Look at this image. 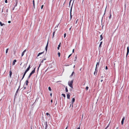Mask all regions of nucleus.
I'll return each mask as SVG.
<instances>
[{"label": "nucleus", "instance_id": "obj_28", "mask_svg": "<svg viewBox=\"0 0 129 129\" xmlns=\"http://www.w3.org/2000/svg\"><path fill=\"white\" fill-rule=\"evenodd\" d=\"M8 48H7V49H6V53H8Z\"/></svg>", "mask_w": 129, "mask_h": 129}, {"label": "nucleus", "instance_id": "obj_37", "mask_svg": "<svg viewBox=\"0 0 129 129\" xmlns=\"http://www.w3.org/2000/svg\"><path fill=\"white\" fill-rule=\"evenodd\" d=\"M64 38H65L66 36V33H65L64 34Z\"/></svg>", "mask_w": 129, "mask_h": 129}, {"label": "nucleus", "instance_id": "obj_55", "mask_svg": "<svg viewBox=\"0 0 129 129\" xmlns=\"http://www.w3.org/2000/svg\"><path fill=\"white\" fill-rule=\"evenodd\" d=\"M108 127V126H107L105 128H106V129H107Z\"/></svg>", "mask_w": 129, "mask_h": 129}, {"label": "nucleus", "instance_id": "obj_13", "mask_svg": "<svg viewBox=\"0 0 129 129\" xmlns=\"http://www.w3.org/2000/svg\"><path fill=\"white\" fill-rule=\"evenodd\" d=\"M61 45V43H60L59 44V45L58 46V47H57V49L58 50H59V48L60 47Z\"/></svg>", "mask_w": 129, "mask_h": 129}, {"label": "nucleus", "instance_id": "obj_17", "mask_svg": "<svg viewBox=\"0 0 129 129\" xmlns=\"http://www.w3.org/2000/svg\"><path fill=\"white\" fill-rule=\"evenodd\" d=\"M100 41L102 40L103 39V37L102 36V35H100Z\"/></svg>", "mask_w": 129, "mask_h": 129}, {"label": "nucleus", "instance_id": "obj_5", "mask_svg": "<svg viewBox=\"0 0 129 129\" xmlns=\"http://www.w3.org/2000/svg\"><path fill=\"white\" fill-rule=\"evenodd\" d=\"M72 7H71V9H70V19H71L72 17Z\"/></svg>", "mask_w": 129, "mask_h": 129}, {"label": "nucleus", "instance_id": "obj_39", "mask_svg": "<svg viewBox=\"0 0 129 129\" xmlns=\"http://www.w3.org/2000/svg\"><path fill=\"white\" fill-rule=\"evenodd\" d=\"M44 6V5H42V6H41V9H42L43 8V7Z\"/></svg>", "mask_w": 129, "mask_h": 129}, {"label": "nucleus", "instance_id": "obj_43", "mask_svg": "<svg viewBox=\"0 0 129 129\" xmlns=\"http://www.w3.org/2000/svg\"><path fill=\"white\" fill-rule=\"evenodd\" d=\"M8 9H7L6 10V12H8Z\"/></svg>", "mask_w": 129, "mask_h": 129}, {"label": "nucleus", "instance_id": "obj_38", "mask_svg": "<svg viewBox=\"0 0 129 129\" xmlns=\"http://www.w3.org/2000/svg\"><path fill=\"white\" fill-rule=\"evenodd\" d=\"M43 61H44V60L43 59L42 60H41V63H42L43 62Z\"/></svg>", "mask_w": 129, "mask_h": 129}, {"label": "nucleus", "instance_id": "obj_9", "mask_svg": "<svg viewBox=\"0 0 129 129\" xmlns=\"http://www.w3.org/2000/svg\"><path fill=\"white\" fill-rule=\"evenodd\" d=\"M18 1L17 0H15V7L17 6L18 4Z\"/></svg>", "mask_w": 129, "mask_h": 129}, {"label": "nucleus", "instance_id": "obj_36", "mask_svg": "<svg viewBox=\"0 0 129 129\" xmlns=\"http://www.w3.org/2000/svg\"><path fill=\"white\" fill-rule=\"evenodd\" d=\"M125 118L124 117H123L122 119V120L124 121L125 120Z\"/></svg>", "mask_w": 129, "mask_h": 129}, {"label": "nucleus", "instance_id": "obj_35", "mask_svg": "<svg viewBox=\"0 0 129 129\" xmlns=\"http://www.w3.org/2000/svg\"><path fill=\"white\" fill-rule=\"evenodd\" d=\"M19 88H18L17 89V91H16V93H18V92L19 90Z\"/></svg>", "mask_w": 129, "mask_h": 129}, {"label": "nucleus", "instance_id": "obj_45", "mask_svg": "<svg viewBox=\"0 0 129 129\" xmlns=\"http://www.w3.org/2000/svg\"><path fill=\"white\" fill-rule=\"evenodd\" d=\"M7 0H5V3H7Z\"/></svg>", "mask_w": 129, "mask_h": 129}, {"label": "nucleus", "instance_id": "obj_44", "mask_svg": "<svg viewBox=\"0 0 129 129\" xmlns=\"http://www.w3.org/2000/svg\"><path fill=\"white\" fill-rule=\"evenodd\" d=\"M74 49H73V50H72V52L73 53H74Z\"/></svg>", "mask_w": 129, "mask_h": 129}, {"label": "nucleus", "instance_id": "obj_12", "mask_svg": "<svg viewBox=\"0 0 129 129\" xmlns=\"http://www.w3.org/2000/svg\"><path fill=\"white\" fill-rule=\"evenodd\" d=\"M67 98L68 99H70V95L69 94H67Z\"/></svg>", "mask_w": 129, "mask_h": 129}, {"label": "nucleus", "instance_id": "obj_59", "mask_svg": "<svg viewBox=\"0 0 129 129\" xmlns=\"http://www.w3.org/2000/svg\"><path fill=\"white\" fill-rule=\"evenodd\" d=\"M47 70H48V69H47L45 71V72H46L47 71Z\"/></svg>", "mask_w": 129, "mask_h": 129}, {"label": "nucleus", "instance_id": "obj_51", "mask_svg": "<svg viewBox=\"0 0 129 129\" xmlns=\"http://www.w3.org/2000/svg\"><path fill=\"white\" fill-rule=\"evenodd\" d=\"M75 60H76V59L77 58V56H75Z\"/></svg>", "mask_w": 129, "mask_h": 129}, {"label": "nucleus", "instance_id": "obj_54", "mask_svg": "<svg viewBox=\"0 0 129 129\" xmlns=\"http://www.w3.org/2000/svg\"><path fill=\"white\" fill-rule=\"evenodd\" d=\"M109 125H110V124H109L107 126H108V127L109 126Z\"/></svg>", "mask_w": 129, "mask_h": 129}, {"label": "nucleus", "instance_id": "obj_7", "mask_svg": "<svg viewBox=\"0 0 129 129\" xmlns=\"http://www.w3.org/2000/svg\"><path fill=\"white\" fill-rule=\"evenodd\" d=\"M48 42H47V45L46 46V47H45V49H46V51H47V48H48Z\"/></svg>", "mask_w": 129, "mask_h": 129}, {"label": "nucleus", "instance_id": "obj_27", "mask_svg": "<svg viewBox=\"0 0 129 129\" xmlns=\"http://www.w3.org/2000/svg\"><path fill=\"white\" fill-rule=\"evenodd\" d=\"M46 114L47 116H50V114H49L48 113H47Z\"/></svg>", "mask_w": 129, "mask_h": 129}, {"label": "nucleus", "instance_id": "obj_61", "mask_svg": "<svg viewBox=\"0 0 129 129\" xmlns=\"http://www.w3.org/2000/svg\"><path fill=\"white\" fill-rule=\"evenodd\" d=\"M67 127H68L67 126V127H66V129H67Z\"/></svg>", "mask_w": 129, "mask_h": 129}, {"label": "nucleus", "instance_id": "obj_34", "mask_svg": "<svg viewBox=\"0 0 129 129\" xmlns=\"http://www.w3.org/2000/svg\"><path fill=\"white\" fill-rule=\"evenodd\" d=\"M88 86H86V90H87L88 89Z\"/></svg>", "mask_w": 129, "mask_h": 129}, {"label": "nucleus", "instance_id": "obj_4", "mask_svg": "<svg viewBox=\"0 0 129 129\" xmlns=\"http://www.w3.org/2000/svg\"><path fill=\"white\" fill-rule=\"evenodd\" d=\"M129 52V47H127V53H126V57L128 55Z\"/></svg>", "mask_w": 129, "mask_h": 129}, {"label": "nucleus", "instance_id": "obj_29", "mask_svg": "<svg viewBox=\"0 0 129 129\" xmlns=\"http://www.w3.org/2000/svg\"><path fill=\"white\" fill-rule=\"evenodd\" d=\"M55 31H54V32L53 33L52 38H53V37H54V34H55Z\"/></svg>", "mask_w": 129, "mask_h": 129}, {"label": "nucleus", "instance_id": "obj_47", "mask_svg": "<svg viewBox=\"0 0 129 129\" xmlns=\"http://www.w3.org/2000/svg\"><path fill=\"white\" fill-rule=\"evenodd\" d=\"M8 23H11V21H8Z\"/></svg>", "mask_w": 129, "mask_h": 129}, {"label": "nucleus", "instance_id": "obj_49", "mask_svg": "<svg viewBox=\"0 0 129 129\" xmlns=\"http://www.w3.org/2000/svg\"><path fill=\"white\" fill-rule=\"evenodd\" d=\"M103 81V79H102L100 81L101 82H102Z\"/></svg>", "mask_w": 129, "mask_h": 129}, {"label": "nucleus", "instance_id": "obj_8", "mask_svg": "<svg viewBox=\"0 0 129 129\" xmlns=\"http://www.w3.org/2000/svg\"><path fill=\"white\" fill-rule=\"evenodd\" d=\"M26 51V49L21 54V56L22 57L24 55L25 52Z\"/></svg>", "mask_w": 129, "mask_h": 129}, {"label": "nucleus", "instance_id": "obj_40", "mask_svg": "<svg viewBox=\"0 0 129 129\" xmlns=\"http://www.w3.org/2000/svg\"><path fill=\"white\" fill-rule=\"evenodd\" d=\"M78 19H77L76 21V24L78 21Z\"/></svg>", "mask_w": 129, "mask_h": 129}, {"label": "nucleus", "instance_id": "obj_62", "mask_svg": "<svg viewBox=\"0 0 129 129\" xmlns=\"http://www.w3.org/2000/svg\"><path fill=\"white\" fill-rule=\"evenodd\" d=\"M3 12V10H2V12Z\"/></svg>", "mask_w": 129, "mask_h": 129}, {"label": "nucleus", "instance_id": "obj_24", "mask_svg": "<svg viewBox=\"0 0 129 129\" xmlns=\"http://www.w3.org/2000/svg\"><path fill=\"white\" fill-rule=\"evenodd\" d=\"M74 74V72H73L71 75L70 76V77H72Z\"/></svg>", "mask_w": 129, "mask_h": 129}, {"label": "nucleus", "instance_id": "obj_23", "mask_svg": "<svg viewBox=\"0 0 129 129\" xmlns=\"http://www.w3.org/2000/svg\"><path fill=\"white\" fill-rule=\"evenodd\" d=\"M102 43H103V42L102 41L101 42L99 46V47H101V45L102 44Z\"/></svg>", "mask_w": 129, "mask_h": 129}, {"label": "nucleus", "instance_id": "obj_16", "mask_svg": "<svg viewBox=\"0 0 129 129\" xmlns=\"http://www.w3.org/2000/svg\"><path fill=\"white\" fill-rule=\"evenodd\" d=\"M26 72H25L24 74L23 75V77L22 79V80L23 78H24V76L25 75V74H26Z\"/></svg>", "mask_w": 129, "mask_h": 129}, {"label": "nucleus", "instance_id": "obj_26", "mask_svg": "<svg viewBox=\"0 0 129 129\" xmlns=\"http://www.w3.org/2000/svg\"><path fill=\"white\" fill-rule=\"evenodd\" d=\"M58 57H59L60 56V53L59 52H58Z\"/></svg>", "mask_w": 129, "mask_h": 129}, {"label": "nucleus", "instance_id": "obj_56", "mask_svg": "<svg viewBox=\"0 0 129 129\" xmlns=\"http://www.w3.org/2000/svg\"><path fill=\"white\" fill-rule=\"evenodd\" d=\"M39 67H38V70H39Z\"/></svg>", "mask_w": 129, "mask_h": 129}, {"label": "nucleus", "instance_id": "obj_20", "mask_svg": "<svg viewBox=\"0 0 129 129\" xmlns=\"http://www.w3.org/2000/svg\"><path fill=\"white\" fill-rule=\"evenodd\" d=\"M33 5L34 8H35V1L33 0Z\"/></svg>", "mask_w": 129, "mask_h": 129}, {"label": "nucleus", "instance_id": "obj_30", "mask_svg": "<svg viewBox=\"0 0 129 129\" xmlns=\"http://www.w3.org/2000/svg\"><path fill=\"white\" fill-rule=\"evenodd\" d=\"M111 13H110V15L109 17V19H111Z\"/></svg>", "mask_w": 129, "mask_h": 129}, {"label": "nucleus", "instance_id": "obj_58", "mask_svg": "<svg viewBox=\"0 0 129 129\" xmlns=\"http://www.w3.org/2000/svg\"><path fill=\"white\" fill-rule=\"evenodd\" d=\"M71 105L72 106V105L71 104L70 105V107H71Z\"/></svg>", "mask_w": 129, "mask_h": 129}, {"label": "nucleus", "instance_id": "obj_60", "mask_svg": "<svg viewBox=\"0 0 129 129\" xmlns=\"http://www.w3.org/2000/svg\"><path fill=\"white\" fill-rule=\"evenodd\" d=\"M46 58H45L43 60H46Z\"/></svg>", "mask_w": 129, "mask_h": 129}, {"label": "nucleus", "instance_id": "obj_41", "mask_svg": "<svg viewBox=\"0 0 129 129\" xmlns=\"http://www.w3.org/2000/svg\"><path fill=\"white\" fill-rule=\"evenodd\" d=\"M16 7H15V6H14V7H13V9H12V10H14L15 8Z\"/></svg>", "mask_w": 129, "mask_h": 129}, {"label": "nucleus", "instance_id": "obj_15", "mask_svg": "<svg viewBox=\"0 0 129 129\" xmlns=\"http://www.w3.org/2000/svg\"><path fill=\"white\" fill-rule=\"evenodd\" d=\"M26 72H25L24 74L23 75V77L22 79V80L23 78H24V76L25 75V74H26Z\"/></svg>", "mask_w": 129, "mask_h": 129}, {"label": "nucleus", "instance_id": "obj_52", "mask_svg": "<svg viewBox=\"0 0 129 129\" xmlns=\"http://www.w3.org/2000/svg\"><path fill=\"white\" fill-rule=\"evenodd\" d=\"M101 77L102 78H104V77L103 76H101Z\"/></svg>", "mask_w": 129, "mask_h": 129}, {"label": "nucleus", "instance_id": "obj_14", "mask_svg": "<svg viewBox=\"0 0 129 129\" xmlns=\"http://www.w3.org/2000/svg\"><path fill=\"white\" fill-rule=\"evenodd\" d=\"M44 53V52H41V53H39L38 54V55H37V56H40V55L41 54H43V53Z\"/></svg>", "mask_w": 129, "mask_h": 129}, {"label": "nucleus", "instance_id": "obj_33", "mask_svg": "<svg viewBox=\"0 0 129 129\" xmlns=\"http://www.w3.org/2000/svg\"><path fill=\"white\" fill-rule=\"evenodd\" d=\"M48 89L50 91H51V89L50 87H48Z\"/></svg>", "mask_w": 129, "mask_h": 129}, {"label": "nucleus", "instance_id": "obj_22", "mask_svg": "<svg viewBox=\"0 0 129 129\" xmlns=\"http://www.w3.org/2000/svg\"><path fill=\"white\" fill-rule=\"evenodd\" d=\"M47 126H48V125H47V123H46V126H45V129H47Z\"/></svg>", "mask_w": 129, "mask_h": 129}, {"label": "nucleus", "instance_id": "obj_10", "mask_svg": "<svg viewBox=\"0 0 129 129\" xmlns=\"http://www.w3.org/2000/svg\"><path fill=\"white\" fill-rule=\"evenodd\" d=\"M17 60L16 59H14L13 62L12 64L13 65H14L15 64V63L16 62Z\"/></svg>", "mask_w": 129, "mask_h": 129}, {"label": "nucleus", "instance_id": "obj_18", "mask_svg": "<svg viewBox=\"0 0 129 129\" xmlns=\"http://www.w3.org/2000/svg\"><path fill=\"white\" fill-rule=\"evenodd\" d=\"M28 80H27L25 82V84L26 85H28Z\"/></svg>", "mask_w": 129, "mask_h": 129}, {"label": "nucleus", "instance_id": "obj_11", "mask_svg": "<svg viewBox=\"0 0 129 129\" xmlns=\"http://www.w3.org/2000/svg\"><path fill=\"white\" fill-rule=\"evenodd\" d=\"M9 73H10V78H11V75H12V73L11 70H10L9 71Z\"/></svg>", "mask_w": 129, "mask_h": 129}, {"label": "nucleus", "instance_id": "obj_53", "mask_svg": "<svg viewBox=\"0 0 129 129\" xmlns=\"http://www.w3.org/2000/svg\"><path fill=\"white\" fill-rule=\"evenodd\" d=\"M50 95L51 96H52V93H51L50 94Z\"/></svg>", "mask_w": 129, "mask_h": 129}, {"label": "nucleus", "instance_id": "obj_63", "mask_svg": "<svg viewBox=\"0 0 129 129\" xmlns=\"http://www.w3.org/2000/svg\"><path fill=\"white\" fill-rule=\"evenodd\" d=\"M114 66L115 67V63H114Z\"/></svg>", "mask_w": 129, "mask_h": 129}, {"label": "nucleus", "instance_id": "obj_6", "mask_svg": "<svg viewBox=\"0 0 129 129\" xmlns=\"http://www.w3.org/2000/svg\"><path fill=\"white\" fill-rule=\"evenodd\" d=\"M30 65H29V66L27 68L26 70L25 71V72H26L27 73L29 70V69L30 68Z\"/></svg>", "mask_w": 129, "mask_h": 129}, {"label": "nucleus", "instance_id": "obj_31", "mask_svg": "<svg viewBox=\"0 0 129 129\" xmlns=\"http://www.w3.org/2000/svg\"><path fill=\"white\" fill-rule=\"evenodd\" d=\"M124 121H123V120H122L121 121V124L122 125L123 124Z\"/></svg>", "mask_w": 129, "mask_h": 129}, {"label": "nucleus", "instance_id": "obj_32", "mask_svg": "<svg viewBox=\"0 0 129 129\" xmlns=\"http://www.w3.org/2000/svg\"><path fill=\"white\" fill-rule=\"evenodd\" d=\"M99 62L98 63V65H99ZM98 64V62H97V63L96 65V68Z\"/></svg>", "mask_w": 129, "mask_h": 129}, {"label": "nucleus", "instance_id": "obj_25", "mask_svg": "<svg viewBox=\"0 0 129 129\" xmlns=\"http://www.w3.org/2000/svg\"><path fill=\"white\" fill-rule=\"evenodd\" d=\"M62 95L64 98H65L66 95L65 94L62 93Z\"/></svg>", "mask_w": 129, "mask_h": 129}, {"label": "nucleus", "instance_id": "obj_19", "mask_svg": "<svg viewBox=\"0 0 129 129\" xmlns=\"http://www.w3.org/2000/svg\"><path fill=\"white\" fill-rule=\"evenodd\" d=\"M65 90H66V92H68V88H67V86H66V87Z\"/></svg>", "mask_w": 129, "mask_h": 129}, {"label": "nucleus", "instance_id": "obj_1", "mask_svg": "<svg viewBox=\"0 0 129 129\" xmlns=\"http://www.w3.org/2000/svg\"><path fill=\"white\" fill-rule=\"evenodd\" d=\"M73 80H72L71 81H69L68 82V85L72 88H73Z\"/></svg>", "mask_w": 129, "mask_h": 129}, {"label": "nucleus", "instance_id": "obj_42", "mask_svg": "<svg viewBox=\"0 0 129 129\" xmlns=\"http://www.w3.org/2000/svg\"><path fill=\"white\" fill-rule=\"evenodd\" d=\"M71 55L72 54H71L68 57V58H69Z\"/></svg>", "mask_w": 129, "mask_h": 129}, {"label": "nucleus", "instance_id": "obj_2", "mask_svg": "<svg viewBox=\"0 0 129 129\" xmlns=\"http://www.w3.org/2000/svg\"><path fill=\"white\" fill-rule=\"evenodd\" d=\"M36 69V67L35 68L34 70H33V71L31 72L29 76L28 77V79H29L30 77L31 76L32 74L34 73L35 72V71Z\"/></svg>", "mask_w": 129, "mask_h": 129}, {"label": "nucleus", "instance_id": "obj_46", "mask_svg": "<svg viewBox=\"0 0 129 129\" xmlns=\"http://www.w3.org/2000/svg\"><path fill=\"white\" fill-rule=\"evenodd\" d=\"M106 69L107 70L108 69V67L107 66H106Z\"/></svg>", "mask_w": 129, "mask_h": 129}, {"label": "nucleus", "instance_id": "obj_3", "mask_svg": "<svg viewBox=\"0 0 129 129\" xmlns=\"http://www.w3.org/2000/svg\"><path fill=\"white\" fill-rule=\"evenodd\" d=\"M75 99L74 98H73L72 99V100L71 101V103H72V108H73V104L74 103V102H75Z\"/></svg>", "mask_w": 129, "mask_h": 129}, {"label": "nucleus", "instance_id": "obj_50", "mask_svg": "<svg viewBox=\"0 0 129 129\" xmlns=\"http://www.w3.org/2000/svg\"><path fill=\"white\" fill-rule=\"evenodd\" d=\"M53 102V101L52 100H51V103H52Z\"/></svg>", "mask_w": 129, "mask_h": 129}, {"label": "nucleus", "instance_id": "obj_57", "mask_svg": "<svg viewBox=\"0 0 129 129\" xmlns=\"http://www.w3.org/2000/svg\"><path fill=\"white\" fill-rule=\"evenodd\" d=\"M23 88H24V89H26V87H24Z\"/></svg>", "mask_w": 129, "mask_h": 129}, {"label": "nucleus", "instance_id": "obj_48", "mask_svg": "<svg viewBox=\"0 0 129 129\" xmlns=\"http://www.w3.org/2000/svg\"><path fill=\"white\" fill-rule=\"evenodd\" d=\"M41 65V63L39 65V66L38 67H39V68L40 67Z\"/></svg>", "mask_w": 129, "mask_h": 129}, {"label": "nucleus", "instance_id": "obj_21", "mask_svg": "<svg viewBox=\"0 0 129 129\" xmlns=\"http://www.w3.org/2000/svg\"><path fill=\"white\" fill-rule=\"evenodd\" d=\"M0 24L2 26H3L5 24L4 23H2V22L0 21Z\"/></svg>", "mask_w": 129, "mask_h": 129}, {"label": "nucleus", "instance_id": "obj_64", "mask_svg": "<svg viewBox=\"0 0 129 129\" xmlns=\"http://www.w3.org/2000/svg\"><path fill=\"white\" fill-rule=\"evenodd\" d=\"M105 129H106V128H105Z\"/></svg>", "mask_w": 129, "mask_h": 129}]
</instances>
